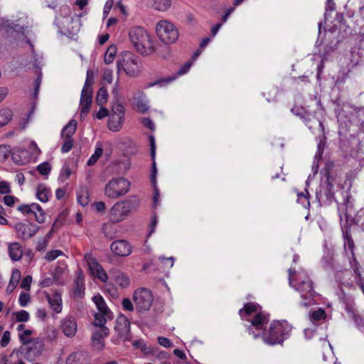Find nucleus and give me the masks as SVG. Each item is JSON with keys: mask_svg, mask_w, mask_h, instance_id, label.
I'll list each match as a JSON object with an SVG mask.
<instances>
[{"mask_svg": "<svg viewBox=\"0 0 364 364\" xmlns=\"http://www.w3.org/2000/svg\"><path fill=\"white\" fill-rule=\"evenodd\" d=\"M58 28L66 33H75L78 30V19L72 16L71 9L68 6L60 8V14L55 18Z\"/></svg>", "mask_w": 364, "mask_h": 364, "instance_id": "6e6552de", "label": "nucleus"}, {"mask_svg": "<svg viewBox=\"0 0 364 364\" xmlns=\"http://www.w3.org/2000/svg\"><path fill=\"white\" fill-rule=\"evenodd\" d=\"M117 54V48L114 45L110 46L104 56V60L106 64H109L113 62Z\"/></svg>", "mask_w": 364, "mask_h": 364, "instance_id": "ea45409f", "label": "nucleus"}, {"mask_svg": "<svg viewBox=\"0 0 364 364\" xmlns=\"http://www.w3.org/2000/svg\"><path fill=\"white\" fill-rule=\"evenodd\" d=\"M37 170L41 174L47 176L51 170V166L48 162H43L37 166Z\"/></svg>", "mask_w": 364, "mask_h": 364, "instance_id": "09e8293b", "label": "nucleus"}, {"mask_svg": "<svg viewBox=\"0 0 364 364\" xmlns=\"http://www.w3.org/2000/svg\"><path fill=\"white\" fill-rule=\"evenodd\" d=\"M61 329L68 337H73L77 332V323L72 316H68L61 321Z\"/></svg>", "mask_w": 364, "mask_h": 364, "instance_id": "aec40b11", "label": "nucleus"}, {"mask_svg": "<svg viewBox=\"0 0 364 364\" xmlns=\"http://www.w3.org/2000/svg\"><path fill=\"white\" fill-rule=\"evenodd\" d=\"M326 317V312L322 309H318L314 311L311 314V320L312 321H319L324 319Z\"/></svg>", "mask_w": 364, "mask_h": 364, "instance_id": "a18cd8bd", "label": "nucleus"}, {"mask_svg": "<svg viewBox=\"0 0 364 364\" xmlns=\"http://www.w3.org/2000/svg\"><path fill=\"white\" fill-rule=\"evenodd\" d=\"M130 189V182L124 178L117 177L109 181L105 187V196L116 199L126 195Z\"/></svg>", "mask_w": 364, "mask_h": 364, "instance_id": "1a4fd4ad", "label": "nucleus"}, {"mask_svg": "<svg viewBox=\"0 0 364 364\" xmlns=\"http://www.w3.org/2000/svg\"><path fill=\"white\" fill-rule=\"evenodd\" d=\"M131 205L127 201L116 203L109 210V220L112 223H117L124 220L129 215Z\"/></svg>", "mask_w": 364, "mask_h": 364, "instance_id": "ddd939ff", "label": "nucleus"}, {"mask_svg": "<svg viewBox=\"0 0 364 364\" xmlns=\"http://www.w3.org/2000/svg\"><path fill=\"white\" fill-rule=\"evenodd\" d=\"M343 238L345 240V243H344L345 247L348 248L351 251V253H352L353 262H350L351 266L352 265L355 266L356 264L358 265V263L356 261L355 254L353 252L354 248H355L354 242L348 232V228H346V230L345 231H343Z\"/></svg>", "mask_w": 364, "mask_h": 364, "instance_id": "7c9ffc66", "label": "nucleus"}, {"mask_svg": "<svg viewBox=\"0 0 364 364\" xmlns=\"http://www.w3.org/2000/svg\"><path fill=\"white\" fill-rule=\"evenodd\" d=\"M11 153L10 147L6 145H0V161L6 160Z\"/></svg>", "mask_w": 364, "mask_h": 364, "instance_id": "603ef678", "label": "nucleus"}, {"mask_svg": "<svg viewBox=\"0 0 364 364\" xmlns=\"http://www.w3.org/2000/svg\"><path fill=\"white\" fill-rule=\"evenodd\" d=\"M92 301L98 311L92 321V350H101L105 348V338L109 334L106 323L112 319L113 315L100 294L92 297Z\"/></svg>", "mask_w": 364, "mask_h": 364, "instance_id": "f257e3e1", "label": "nucleus"}, {"mask_svg": "<svg viewBox=\"0 0 364 364\" xmlns=\"http://www.w3.org/2000/svg\"><path fill=\"white\" fill-rule=\"evenodd\" d=\"M21 277V272L18 269H15L12 272V274L9 283L6 288V293L11 294L16 287Z\"/></svg>", "mask_w": 364, "mask_h": 364, "instance_id": "2f4dec72", "label": "nucleus"}, {"mask_svg": "<svg viewBox=\"0 0 364 364\" xmlns=\"http://www.w3.org/2000/svg\"><path fill=\"white\" fill-rule=\"evenodd\" d=\"M61 255H63V252L61 250H52L47 252L46 255L45 256V259L48 261H53Z\"/></svg>", "mask_w": 364, "mask_h": 364, "instance_id": "4d7b16f0", "label": "nucleus"}, {"mask_svg": "<svg viewBox=\"0 0 364 364\" xmlns=\"http://www.w3.org/2000/svg\"><path fill=\"white\" fill-rule=\"evenodd\" d=\"M71 173L72 171L69 166L65 164L61 169L58 180L62 183L65 182L67 179L70 176Z\"/></svg>", "mask_w": 364, "mask_h": 364, "instance_id": "79ce46f5", "label": "nucleus"}, {"mask_svg": "<svg viewBox=\"0 0 364 364\" xmlns=\"http://www.w3.org/2000/svg\"><path fill=\"white\" fill-rule=\"evenodd\" d=\"M133 299L139 311H148L152 305L154 297L150 290L140 288L134 291Z\"/></svg>", "mask_w": 364, "mask_h": 364, "instance_id": "9d476101", "label": "nucleus"}, {"mask_svg": "<svg viewBox=\"0 0 364 364\" xmlns=\"http://www.w3.org/2000/svg\"><path fill=\"white\" fill-rule=\"evenodd\" d=\"M85 293L84 277L81 269L76 272V277L74 281L73 294L75 297L80 298Z\"/></svg>", "mask_w": 364, "mask_h": 364, "instance_id": "412c9836", "label": "nucleus"}, {"mask_svg": "<svg viewBox=\"0 0 364 364\" xmlns=\"http://www.w3.org/2000/svg\"><path fill=\"white\" fill-rule=\"evenodd\" d=\"M108 110L102 107L100 110L97 112L96 114V118H97L98 119H103L104 117H107L108 115Z\"/></svg>", "mask_w": 364, "mask_h": 364, "instance_id": "774afa93", "label": "nucleus"}, {"mask_svg": "<svg viewBox=\"0 0 364 364\" xmlns=\"http://www.w3.org/2000/svg\"><path fill=\"white\" fill-rule=\"evenodd\" d=\"M77 199L78 203L80 205H87L90 202V195L88 188L86 187H81L77 192Z\"/></svg>", "mask_w": 364, "mask_h": 364, "instance_id": "72a5a7b5", "label": "nucleus"}, {"mask_svg": "<svg viewBox=\"0 0 364 364\" xmlns=\"http://www.w3.org/2000/svg\"><path fill=\"white\" fill-rule=\"evenodd\" d=\"M8 251L10 258L14 261H18L22 257L23 250L21 245L17 242L9 244Z\"/></svg>", "mask_w": 364, "mask_h": 364, "instance_id": "393cba45", "label": "nucleus"}, {"mask_svg": "<svg viewBox=\"0 0 364 364\" xmlns=\"http://www.w3.org/2000/svg\"><path fill=\"white\" fill-rule=\"evenodd\" d=\"M338 211L341 221L346 220V223H348L353 220L355 210L353 207V203L349 198H346L343 203L338 205Z\"/></svg>", "mask_w": 364, "mask_h": 364, "instance_id": "2eb2a0df", "label": "nucleus"}, {"mask_svg": "<svg viewBox=\"0 0 364 364\" xmlns=\"http://www.w3.org/2000/svg\"><path fill=\"white\" fill-rule=\"evenodd\" d=\"M291 111L294 115L299 117L306 123H307L310 119V114L306 111H305L303 107L295 106L291 108Z\"/></svg>", "mask_w": 364, "mask_h": 364, "instance_id": "e433bc0d", "label": "nucleus"}, {"mask_svg": "<svg viewBox=\"0 0 364 364\" xmlns=\"http://www.w3.org/2000/svg\"><path fill=\"white\" fill-rule=\"evenodd\" d=\"M239 314L243 321L250 323L247 326L250 335H252L254 338L263 335L265 326L269 321V316L262 311L259 304L253 302L247 303L240 310Z\"/></svg>", "mask_w": 364, "mask_h": 364, "instance_id": "f03ea898", "label": "nucleus"}, {"mask_svg": "<svg viewBox=\"0 0 364 364\" xmlns=\"http://www.w3.org/2000/svg\"><path fill=\"white\" fill-rule=\"evenodd\" d=\"M39 209L40 205L36 203H33L30 205L23 204L17 208V210L23 215H31V213L33 212V210H38Z\"/></svg>", "mask_w": 364, "mask_h": 364, "instance_id": "c9c22d12", "label": "nucleus"}, {"mask_svg": "<svg viewBox=\"0 0 364 364\" xmlns=\"http://www.w3.org/2000/svg\"><path fill=\"white\" fill-rule=\"evenodd\" d=\"M341 299L345 306L344 309L347 314V317L350 318L352 316H354L356 314L354 300L351 297L347 296L344 293Z\"/></svg>", "mask_w": 364, "mask_h": 364, "instance_id": "cd10ccee", "label": "nucleus"}, {"mask_svg": "<svg viewBox=\"0 0 364 364\" xmlns=\"http://www.w3.org/2000/svg\"><path fill=\"white\" fill-rule=\"evenodd\" d=\"M356 326V327L360 329V331L363 330L364 328V320L362 317H360L358 314L354 315V316H352L350 318Z\"/></svg>", "mask_w": 364, "mask_h": 364, "instance_id": "6e6d98bb", "label": "nucleus"}, {"mask_svg": "<svg viewBox=\"0 0 364 364\" xmlns=\"http://www.w3.org/2000/svg\"><path fill=\"white\" fill-rule=\"evenodd\" d=\"M164 267L171 268L174 264V259L173 257L166 258L164 257H160L159 258Z\"/></svg>", "mask_w": 364, "mask_h": 364, "instance_id": "bf43d9fd", "label": "nucleus"}, {"mask_svg": "<svg viewBox=\"0 0 364 364\" xmlns=\"http://www.w3.org/2000/svg\"><path fill=\"white\" fill-rule=\"evenodd\" d=\"M9 341H10V333H9V331H6L4 333L3 336L1 338V340L0 342L1 346L3 348L7 346Z\"/></svg>", "mask_w": 364, "mask_h": 364, "instance_id": "0e129e2a", "label": "nucleus"}, {"mask_svg": "<svg viewBox=\"0 0 364 364\" xmlns=\"http://www.w3.org/2000/svg\"><path fill=\"white\" fill-rule=\"evenodd\" d=\"M171 5V0H153V6L159 11L168 10Z\"/></svg>", "mask_w": 364, "mask_h": 364, "instance_id": "58836bf2", "label": "nucleus"}, {"mask_svg": "<svg viewBox=\"0 0 364 364\" xmlns=\"http://www.w3.org/2000/svg\"><path fill=\"white\" fill-rule=\"evenodd\" d=\"M16 316V320L18 322H26L29 319V314L25 310H21L14 313Z\"/></svg>", "mask_w": 364, "mask_h": 364, "instance_id": "de8ad7c7", "label": "nucleus"}, {"mask_svg": "<svg viewBox=\"0 0 364 364\" xmlns=\"http://www.w3.org/2000/svg\"><path fill=\"white\" fill-rule=\"evenodd\" d=\"M14 228L17 238L27 241L36 235L39 226L32 223H18L14 226Z\"/></svg>", "mask_w": 364, "mask_h": 364, "instance_id": "4468645a", "label": "nucleus"}, {"mask_svg": "<svg viewBox=\"0 0 364 364\" xmlns=\"http://www.w3.org/2000/svg\"><path fill=\"white\" fill-rule=\"evenodd\" d=\"M291 331V326L287 321H274L262 337L269 345L280 344L289 337Z\"/></svg>", "mask_w": 364, "mask_h": 364, "instance_id": "423d86ee", "label": "nucleus"}, {"mask_svg": "<svg viewBox=\"0 0 364 364\" xmlns=\"http://www.w3.org/2000/svg\"><path fill=\"white\" fill-rule=\"evenodd\" d=\"M289 281L290 285L300 294L302 299L301 306H308L313 303V298L316 294L313 282L304 272H293L289 269Z\"/></svg>", "mask_w": 364, "mask_h": 364, "instance_id": "7ed1b4c3", "label": "nucleus"}, {"mask_svg": "<svg viewBox=\"0 0 364 364\" xmlns=\"http://www.w3.org/2000/svg\"><path fill=\"white\" fill-rule=\"evenodd\" d=\"M12 118V112L9 109L0 110V127L7 124Z\"/></svg>", "mask_w": 364, "mask_h": 364, "instance_id": "4c0bfd02", "label": "nucleus"}, {"mask_svg": "<svg viewBox=\"0 0 364 364\" xmlns=\"http://www.w3.org/2000/svg\"><path fill=\"white\" fill-rule=\"evenodd\" d=\"M20 339L23 344V350H26V354L28 358H36L40 355L43 350L44 342L41 338L25 340L23 335H21Z\"/></svg>", "mask_w": 364, "mask_h": 364, "instance_id": "f8f14e48", "label": "nucleus"}, {"mask_svg": "<svg viewBox=\"0 0 364 364\" xmlns=\"http://www.w3.org/2000/svg\"><path fill=\"white\" fill-rule=\"evenodd\" d=\"M117 73L124 72L130 77H138L141 72L142 63L140 58L131 51H123L117 60Z\"/></svg>", "mask_w": 364, "mask_h": 364, "instance_id": "39448f33", "label": "nucleus"}, {"mask_svg": "<svg viewBox=\"0 0 364 364\" xmlns=\"http://www.w3.org/2000/svg\"><path fill=\"white\" fill-rule=\"evenodd\" d=\"M115 329L121 336H126L130 331V321L123 314L118 316L116 321Z\"/></svg>", "mask_w": 364, "mask_h": 364, "instance_id": "5701e85b", "label": "nucleus"}, {"mask_svg": "<svg viewBox=\"0 0 364 364\" xmlns=\"http://www.w3.org/2000/svg\"><path fill=\"white\" fill-rule=\"evenodd\" d=\"M352 268L353 269L354 274H355L354 280L355 281L356 284L359 286V287L361 289V290L364 293V284L361 279V275H360V273L359 271L358 265H357V264L355 266L352 265Z\"/></svg>", "mask_w": 364, "mask_h": 364, "instance_id": "37998d69", "label": "nucleus"}, {"mask_svg": "<svg viewBox=\"0 0 364 364\" xmlns=\"http://www.w3.org/2000/svg\"><path fill=\"white\" fill-rule=\"evenodd\" d=\"M112 252L118 257H127L132 253L131 245L124 240H118L110 245Z\"/></svg>", "mask_w": 364, "mask_h": 364, "instance_id": "f3484780", "label": "nucleus"}, {"mask_svg": "<svg viewBox=\"0 0 364 364\" xmlns=\"http://www.w3.org/2000/svg\"><path fill=\"white\" fill-rule=\"evenodd\" d=\"M4 26L7 31L13 30L15 32L21 33L23 31V26H21L18 23H14L13 21H10L9 20H6L4 22Z\"/></svg>", "mask_w": 364, "mask_h": 364, "instance_id": "a19ab883", "label": "nucleus"}, {"mask_svg": "<svg viewBox=\"0 0 364 364\" xmlns=\"http://www.w3.org/2000/svg\"><path fill=\"white\" fill-rule=\"evenodd\" d=\"M124 117V108L121 104H114L112 106V114Z\"/></svg>", "mask_w": 364, "mask_h": 364, "instance_id": "864d4df0", "label": "nucleus"}, {"mask_svg": "<svg viewBox=\"0 0 364 364\" xmlns=\"http://www.w3.org/2000/svg\"><path fill=\"white\" fill-rule=\"evenodd\" d=\"M11 191L10 184L4 181H0V194L10 193Z\"/></svg>", "mask_w": 364, "mask_h": 364, "instance_id": "680f3d73", "label": "nucleus"}, {"mask_svg": "<svg viewBox=\"0 0 364 364\" xmlns=\"http://www.w3.org/2000/svg\"><path fill=\"white\" fill-rule=\"evenodd\" d=\"M91 70H87V77L82 88L80 97V119H82L90 111L91 106V88H90Z\"/></svg>", "mask_w": 364, "mask_h": 364, "instance_id": "9b49d317", "label": "nucleus"}, {"mask_svg": "<svg viewBox=\"0 0 364 364\" xmlns=\"http://www.w3.org/2000/svg\"><path fill=\"white\" fill-rule=\"evenodd\" d=\"M112 279L114 283L122 289L128 287L130 284L129 277L120 270H117L113 272Z\"/></svg>", "mask_w": 364, "mask_h": 364, "instance_id": "b1692460", "label": "nucleus"}, {"mask_svg": "<svg viewBox=\"0 0 364 364\" xmlns=\"http://www.w3.org/2000/svg\"><path fill=\"white\" fill-rule=\"evenodd\" d=\"M31 301V296L28 294L22 292L18 298V302L21 306H26Z\"/></svg>", "mask_w": 364, "mask_h": 364, "instance_id": "5fc2aeb1", "label": "nucleus"}, {"mask_svg": "<svg viewBox=\"0 0 364 364\" xmlns=\"http://www.w3.org/2000/svg\"><path fill=\"white\" fill-rule=\"evenodd\" d=\"M51 191L45 184H39L36 188V196L37 198L42 203H46L51 196Z\"/></svg>", "mask_w": 364, "mask_h": 364, "instance_id": "c756f323", "label": "nucleus"}, {"mask_svg": "<svg viewBox=\"0 0 364 364\" xmlns=\"http://www.w3.org/2000/svg\"><path fill=\"white\" fill-rule=\"evenodd\" d=\"M155 30L159 39L165 44L174 43L179 36L176 26L167 20L159 21Z\"/></svg>", "mask_w": 364, "mask_h": 364, "instance_id": "0eeeda50", "label": "nucleus"}, {"mask_svg": "<svg viewBox=\"0 0 364 364\" xmlns=\"http://www.w3.org/2000/svg\"><path fill=\"white\" fill-rule=\"evenodd\" d=\"M124 124V117L118 116L117 114H110L108 120V128L112 132L119 131Z\"/></svg>", "mask_w": 364, "mask_h": 364, "instance_id": "bb28decb", "label": "nucleus"}, {"mask_svg": "<svg viewBox=\"0 0 364 364\" xmlns=\"http://www.w3.org/2000/svg\"><path fill=\"white\" fill-rule=\"evenodd\" d=\"M31 215H33L36 219V220L39 223H43L45 222L46 220V214L43 208L40 206V209L36 210H33V212L31 213Z\"/></svg>", "mask_w": 364, "mask_h": 364, "instance_id": "49530a36", "label": "nucleus"}, {"mask_svg": "<svg viewBox=\"0 0 364 364\" xmlns=\"http://www.w3.org/2000/svg\"><path fill=\"white\" fill-rule=\"evenodd\" d=\"M191 65H192V63L191 62H190V61L186 62L179 69V70L177 72V73L176 75H173L172 77L164 78V79H162L161 80L156 81L154 83H152L151 85H157V84H164V83L166 84V83L171 82L173 80H174L177 77V76H180V75H184L186 73H188V71L190 70Z\"/></svg>", "mask_w": 364, "mask_h": 364, "instance_id": "a878e982", "label": "nucleus"}, {"mask_svg": "<svg viewBox=\"0 0 364 364\" xmlns=\"http://www.w3.org/2000/svg\"><path fill=\"white\" fill-rule=\"evenodd\" d=\"M129 38L138 53L143 55H150L155 50V45L149 33L141 26H133L129 30Z\"/></svg>", "mask_w": 364, "mask_h": 364, "instance_id": "20e7f679", "label": "nucleus"}, {"mask_svg": "<svg viewBox=\"0 0 364 364\" xmlns=\"http://www.w3.org/2000/svg\"><path fill=\"white\" fill-rule=\"evenodd\" d=\"M134 107L139 112L144 113L148 111L149 105L146 95L144 92L138 91L133 98Z\"/></svg>", "mask_w": 364, "mask_h": 364, "instance_id": "4be33fe9", "label": "nucleus"}, {"mask_svg": "<svg viewBox=\"0 0 364 364\" xmlns=\"http://www.w3.org/2000/svg\"><path fill=\"white\" fill-rule=\"evenodd\" d=\"M28 151L25 149H17L12 154V159L18 165H23L29 161Z\"/></svg>", "mask_w": 364, "mask_h": 364, "instance_id": "c85d7f7f", "label": "nucleus"}, {"mask_svg": "<svg viewBox=\"0 0 364 364\" xmlns=\"http://www.w3.org/2000/svg\"><path fill=\"white\" fill-rule=\"evenodd\" d=\"M32 278L31 276H26L24 277L21 283V287L22 289H25L26 290H30V286L31 283Z\"/></svg>", "mask_w": 364, "mask_h": 364, "instance_id": "e2e57ef3", "label": "nucleus"}, {"mask_svg": "<svg viewBox=\"0 0 364 364\" xmlns=\"http://www.w3.org/2000/svg\"><path fill=\"white\" fill-rule=\"evenodd\" d=\"M122 308L124 311L132 312L134 311V306L129 298H124L122 301Z\"/></svg>", "mask_w": 364, "mask_h": 364, "instance_id": "13d9d810", "label": "nucleus"}, {"mask_svg": "<svg viewBox=\"0 0 364 364\" xmlns=\"http://www.w3.org/2000/svg\"><path fill=\"white\" fill-rule=\"evenodd\" d=\"M112 228V223H107L103 225L102 230L105 234V235L109 238L112 239L115 236L116 231H112L111 229Z\"/></svg>", "mask_w": 364, "mask_h": 364, "instance_id": "3c124183", "label": "nucleus"}, {"mask_svg": "<svg viewBox=\"0 0 364 364\" xmlns=\"http://www.w3.org/2000/svg\"><path fill=\"white\" fill-rule=\"evenodd\" d=\"M103 153V143L98 141L96 143L95 153L92 154V164H94Z\"/></svg>", "mask_w": 364, "mask_h": 364, "instance_id": "c03bdc74", "label": "nucleus"}, {"mask_svg": "<svg viewBox=\"0 0 364 364\" xmlns=\"http://www.w3.org/2000/svg\"><path fill=\"white\" fill-rule=\"evenodd\" d=\"M76 128V121L74 119L70 120L63 129L61 132V137L72 139V136L75 132Z\"/></svg>", "mask_w": 364, "mask_h": 364, "instance_id": "473e14b6", "label": "nucleus"}, {"mask_svg": "<svg viewBox=\"0 0 364 364\" xmlns=\"http://www.w3.org/2000/svg\"><path fill=\"white\" fill-rule=\"evenodd\" d=\"M113 79V74L111 70H105L102 75V81L111 84Z\"/></svg>", "mask_w": 364, "mask_h": 364, "instance_id": "052dcab7", "label": "nucleus"}, {"mask_svg": "<svg viewBox=\"0 0 364 364\" xmlns=\"http://www.w3.org/2000/svg\"><path fill=\"white\" fill-rule=\"evenodd\" d=\"M142 124L148 128L149 129L153 131L154 129V124L149 118H143L141 120Z\"/></svg>", "mask_w": 364, "mask_h": 364, "instance_id": "338daca9", "label": "nucleus"}, {"mask_svg": "<svg viewBox=\"0 0 364 364\" xmlns=\"http://www.w3.org/2000/svg\"><path fill=\"white\" fill-rule=\"evenodd\" d=\"M92 280L102 283L105 287L108 285L109 277L103 267L92 258Z\"/></svg>", "mask_w": 364, "mask_h": 364, "instance_id": "a211bd4d", "label": "nucleus"}, {"mask_svg": "<svg viewBox=\"0 0 364 364\" xmlns=\"http://www.w3.org/2000/svg\"><path fill=\"white\" fill-rule=\"evenodd\" d=\"M108 91L107 88L103 83L102 87L100 88L96 96V103L100 106L105 105L108 100Z\"/></svg>", "mask_w": 364, "mask_h": 364, "instance_id": "f704fd0d", "label": "nucleus"}, {"mask_svg": "<svg viewBox=\"0 0 364 364\" xmlns=\"http://www.w3.org/2000/svg\"><path fill=\"white\" fill-rule=\"evenodd\" d=\"M45 297L53 312L59 314L62 311L63 301L61 294L59 292L55 291L52 294L46 293Z\"/></svg>", "mask_w": 364, "mask_h": 364, "instance_id": "6ab92c4d", "label": "nucleus"}, {"mask_svg": "<svg viewBox=\"0 0 364 364\" xmlns=\"http://www.w3.org/2000/svg\"><path fill=\"white\" fill-rule=\"evenodd\" d=\"M355 277L354 272H351L349 269H345L342 271H338L336 273L335 278L337 283L340 286V289L343 291V288H354V280L352 277Z\"/></svg>", "mask_w": 364, "mask_h": 364, "instance_id": "dca6fc26", "label": "nucleus"}, {"mask_svg": "<svg viewBox=\"0 0 364 364\" xmlns=\"http://www.w3.org/2000/svg\"><path fill=\"white\" fill-rule=\"evenodd\" d=\"M92 206H94L95 211L100 213H103L106 209L105 203L102 201L93 203Z\"/></svg>", "mask_w": 364, "mask_h": 364, "instance_id": "69168bd1", "label": "nucleus"}, {"mask_svg": "<svg viewBox=\"0 0 364 364\" xmlns=\"http://www.w3.org/2000/svg\"><path fill=\"white\" fill-rule=\"evenodd\" d=\"M63 139V144L61 147V151L63 153H68L70 151L73 146V139L62 138Z\"/></svg>", "mask_w": 364, "mask_h": 364, "instance_id": "8fccbe9b", "label": "nucleus"}]
</instances>
